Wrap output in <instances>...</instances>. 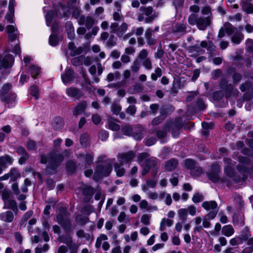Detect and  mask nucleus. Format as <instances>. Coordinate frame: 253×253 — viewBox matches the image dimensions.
<instances>
[{
	"instance_id": "nucleus-1",
	"label": "nucleus",
	"mask_w": 253,
	"mask_h": 253,
	"mask_svg": "<svg viewBox=\"0 0 253 253\" xmlns=\"http://www.w3.org/2000/svg\"><path fill=\"white\" fill-rule=\"evenodd\" d=\"M115 159H107L105 155L98 157L93 179L96 181L110 175L113 170V162Z\"/></svg>"
},
{
	"instance_id": "nucleus-2",
	"label": "nucleus",
	"mask_w": 253,
	"mask_h": 253,
	"mask_svg": "<svg viewBox=\"0 0 253 253\" xmlns=\"http://www.w3.org/2000/svg\"><path fill=\"white\" fill-rule=\"evenodd\" d=\"M40 163L45 164L47 162L49 165L45 169L47 174L52 175L56 172L57 168L60 163L63 161L64 157L62 154L55 151H52L49 154L40 155Z\"/></svg>"
},
{
	"instance_id": "nucleus-3",
	"label": "nucleus",
	"mask_w": 253,
	"mask_h": 253,
	"mask_svg": "<svg viewBox=\"0 0 253 253\" xmlns=\"http://www.w3.org/2000/svg\"><path fill=\"white\" fill-rule=\"evenodd\" d=\"M137 161L142 168L141 174L143 176L149 172L152 169L157 167L158 159L154 157H150L147 152H142L137 155Z\"/></svg>"
},
{
	"instance_id": "nucleus-4",
	"label": "nucleus",
	"mask_w": 253,
	"mask_h": 253,
	"mask_svg": "<svg viewBox=\"0 0 253 253\" xmlns=\"http://www.w3.org/2000/svg\"><path fill=\"white\" fill-rule=\"evenodd\" d=\"M70 213L66 208L61 207L55 217V221L62 227L65 232H70L72 230Z\"/></svg>"
},
{
	"instance_id": "nucleus-5",
	"label": "nucleus",
	"mask_w": 253,
	"mask_h": 253,
	"mask_svg": "<svg viewBox=\"0 0 253 253\" xmlns=\"http://www.w3.org/2000/svg\"><path fill=\"white\" fill-rule=\"evenodd\" d=\"M137 15V19L139 22L144 21L146 23H152L157 17V15L151 6H141Z\"/></svg>"
},
{
	"instance_id": "nucleus-6",
	"label": "nucleus",
	"mask_w": 253,
	"mask_h": 253,
	"mask_svg": "<svg viewBox=\"0 0 253 253\" xmlns=\"http://www.w3.org/2000/svg\"><path fill=\"white\" fill-rule=\"evenodd\" d=\"M220 171V168L217 164H213L211 166V171L207 173L209 179L213 183H217L219 180L221 183H226L227 187H230L232 185V182L228 180L226 177L220 178L218 173Z\"/></svg>"
},
{
	"instance_id": "nucleus-7",
	"label": "nucleus",
	"mask_w": 253,
	"mask_h": 253,
	"mask_svg": "<svg viewBox=\"0 0 253 253\" xmlns=\"http://www.w3.org/2000/svg\"><path fill=\"white\" fill-rule=\"evenodd\" d=\"M238 160L239 164L236 166V169L241 175H243L244 178H248L250 173V169L248 167L251 163L250 159L248 157L240 156Z\"/></svg>"
},
{
	"instance_id": "nucleus-8",
	"label": "nucleus",
	"mask_w": 253,
	"mask_h": 253,
	"mask_svg": "<svg viewBox=\"0 0 253 253\" xmlns=\"http://www.w3.org/2000/svg\"><path fill=\"white\" fill-rule=\"evenodd\" d=\"M202 206L209 211L206 215V218L209 219H213L219 211L217 203L215 201H205L202 203Z\"/></svg>"
},
{
	"instance_id": "nucleus-9",
	"label": "nucleus",
	"mask_w": 253,
	"mask_h": 253,
	"mask_svg": "<svg viewBox=\"0 0 253 253\" xmlns=\"http://www.w3.org/2000/svg\"><path fill=\"white\" fill-rule=\"evenodd\" d=\"M218 85L220 88L222 89L225 93L226 98L231 97L233 92L239 93L237 89H234L233 84L228 83L227 78L222 77L219 81Z\"/></svg>"
},
{
	"instance_id": "nucleus-10",
	"label": "nucleus",
	"mask_w": 253,
	"mask_h": 253,
	"mask_svg": "<svg viewBox=\"0 0 253 253\" xmlns=\"http://www.w3.org/2000/svg\"><path fill=\"white\" fill-rule=\"evenodd\" d=\"M52 7L57 17L68 18L70 15V11L66 5L62 2H59L57 4L52 3Z\"/></svg>"
},
{
	"instance_id": "nucleus-11",
	"label": "nucleus",
	"mask_w": 253,
	"mask_h": 253,
	"mask_svg": "<svg viewBox=\"0 0 253 253\" xmlns=\"http://www.w3.org/2000/svg\"><path fill=\"white\" fill-rule=\"evenodd\" d=\"M224 172L226 177L231 178L233 181L237 183L245 181L247 179V178H244L243 175L236 174L233 167L230 166L224 167Z\"/></svg>"
},
{
	"instance_id": "nucleus-12",
	"label": "nucleus",
	"mask_w": 253,
	"mask_h": 253,
	"mask_svg": "<svg viewBox=\"0 0 253 253\" xmlns=\"http://www.w3.org/2000/svg\"><path fill=\"white\" fill-rule=\"evenodd\" d=\"M127 28L128 24L125 22L122 23L120 26L117 22H114L110 25V32L116 34L119 38H122L127 31Z\"/></svg>"
},
{
	"instance_id": "nucleus-13",
	"label": "nucleus",
	"mask_w": 253,
	"mask_h": 253,
	"mask_svg": "<svg viewBox=\"0 0 253 253\" xmlns=\"http://www.w3.org/2000/svg\"><path fill=\"white\" fill-rule=\"evenodd\" d=\"M100 39L103 41L107 48H112L117 44V38L114 35L109 36L108 32H104L101 33Z\"/></svg>"
},
{
	"instance_id": "nucleus-14",
	"label": "nucleus",
	"mask_w": 253,
	"mask_h": 253,
	"mask_svg": "<svg viewBox=\"0 0 253 253\" xmlns=\"http://www.w3.org/2000/svg\"><path fill=\"white\" fill-rule=\"evenodd\" d=\"M78 189L84 196V201L85 203H88L90 201L95 192V190L92 186L86 184H83Z\"/></svg>"
},
{
	"instance_id": "nucleus-15",
	"label": "nucleus",
	"mask_w": 253,
	"mask_h": 253,
	"mask_svg": "<svg viewBox=\"0 0 253 253\" xmlns=\"http://www.w3.org/2000/svg\"><path fill=\"white\" fill-rule=\"evenodd\" d=\"M136 154L133 151H128L126 152L119 153L117 158L119 162L126 164L131 162L135 157Z\"/></svg>"
},
{
	"instance_id": "nucleus-16",
	"label": "nucleus",
	"mask_w": 253,
	"mask_h": 253,
	"mask_svg": "<svg viewBox=\"0 0 253 253\" xmlns=\"http://www.w3.org/2000/svg\"><path fill=\"white\" fill-rule=\"evenodd\" d=\"M14 160L12 157L7 154L0 157V174L2 173L3 170L12 165Z\"/></svg>"
},
{
	"instance_id": "nucleus-17",
	"label": "nucleus",
	"mask_w": 253,
	"mask_h": 253,
	"mask_svg": "<svg viewBox=\"0 0 253 253\" xmlns=\"http://www.w3.org/2000/svg\"><path fill=\"white\" fill-rule=\"evenodd\" d=\"M14 59L12 55L7 54L3 57L0 54V69L11 68Z\"/></svg>"
},
{
	"instance_id": "nucleus-18",
	"label": "nucleus",
	"mask_w": 253,
	"mask_h": 253,
	"mask_svg": "<svg viewBox=\"0 0 253 253\" xmlns=\"http://www.w3.org/2000/svg\"><path fill=\"white\" fill-rule=\"evenodd\" d=\"M212 19V17L210 16L199 17L196 25L198 29L202 31L205 30L207 27L211 25Z\"/></svg>"
},
{
	"instance_id": "nucleus-19",
	"label": "nucleus",
	"mask_w": 253,
	"mask_h": 253,
	"mask_svg": "<svg viewBox=\"0 0 253 253\" xmlns=\"http://www.w3.org/2000/svg\"><path fill=\"white\" fill-rule=\"evenodd\" d=\"M171 130V133L173 137H178L179 131L183 126L181 120H175L173 122H171L168 124Z\"/></svg>"
},
{
	"instance_id": "nucleus-20",
	"label": "nucleus",
	"mask_w": 253,
	"mask_h": 253,
	"mask_svg": "<svg viewBox=\"0 0 253 253\" xmlns=\"http://www.w3.org/2000/svg\"><path fill=\"white\" fill-rule=\"evenodd\" d=\"M66 93L68 96L77 100H79L84 95V93L82 90L73 86L67 88Z\"/></svg>"
},
{
	"instance_id": "nucleus-21",
	"label": "nucleus",
	"mask_w": 253,
	"mask_h": 253,
	"mask_svg": "<svg viewBox=\"0 0 253 253\" xmlns=\"http://www.w3.org/2000/svg\"><path fill=\"white\" fill-rule=\"evenodd\" d=\"M15 6V0H9L8 4V11L6 13L4 19L8 23H14V7Z\"/></svg>"
},
{
	"instance_id": "nucleus-22",
	"label": "nucleus",
	"mask_w": 253,
	"mask_h": 253,
	"mask_svg": "<svg viewBox=\"0 0 253 253\" xmlns=\"http://www.w3.org/2000/svg\"><path fill=\"white\" fill-rule=\"evenodd\" d=\"M16 152L20 156L18 160V163L20 165L26 164L29 158V155L26 152L25 149L22 146H19L16 149Z\"/></svg>"
},
{
	"instance_id": "nucleus-23",
	"label": "nucleus",
	"mask_w": 253,
	"mask_h": 253,
	"mask_svg": "<svg viewBox=\"0 0 253 253\" xmlns=\"http://www.w3.org/2000/svg\"><path fill=\"white\" fill-rule=\"evenodd\" d=\"M78 24L80 25L85 24L87 29H90L94 24V20L93 17L88 16L86 17L84 15H81L80 19L78 20Z\"/></svg>"
},
{
	"instance_id": "nucleus-24",
	"label": "nucleus",
	"mask_w": 253,
	"mask_h": 253,
	"mask_svg": "<svg viewBox=\"0 0 253 253\" xmlns=\"http://www.w3.org/2000/svg\"><path fill=\"white\" fill-rule=\"evenodd\" d=\"M74 71L71 68H67L65 72L62 74L61 79L64 84H68L74 78Z\"/></svg>"
},
{
	"instance_id": "nucleus-25",
	"label": "nucleus",
	"mask_w": 253,
	"mask_h": 253,
	"mask_svg": "<svg viewBox=\"0 0 253 253\" xmlns=\"http://www.w3.org/2000/svg\"><path fill=\"white\" fill-rule=\"evenodd\" d=\"M6 30L8 34V39L10 42H13L18 38L17 28L13 25H9L6 27Z\"/></svg>"
},
{
	"instance_id": "nucleus-26",
	"label": "nucleus",
	"mask_w": 253,
	"mask_h": 253,
	"mask_svg": "<svg viewBox=\"0 0 253 253\" xmlns=\"http://www.w3.org/2000/svg\"><path fill=\"white\" fill-rule=\"evenodd\" d=\"M4 208L11 210L15 215H17L18 209L16 202L12 199H9L4 202Z\"/></svg>"
},
{
	"instance_id": "nucleus-27",
	"label": "nucleus",
	"mask_w": 253,
	"mask_h": 253,
	"mask_svg": "<svg viewBox=\"0 0 253 253\" xmlns=\"http://www.w3.org/2000/svg\"><path fill=\"white\" fill-rule=\"evenodd\" d=\"M86 105L87 104L85 101H83L79 103L73 110V115L77 116L83 113L86 108Z\"/></svg>"
},
{
	"instance_id": "nucleus-28",
	"label": "nucleus",
	"mask_w": 253,
	"mask_h": 253,
	"mask_svg": "<svg viewBox=\"0 0 253 253\" xmlns=\"http://www.w3.org/2000/svg\"><path fill=\"white\" fill-rule=\"evenodd\" d=\"M13 211H8L0 213V219L5 222H12L14 218Z\"/></svg>"
},
{
	"instance_id": "nucleus-29",
	"label": "nucleus",
	"mask_w": 253,
	"mask_h": 253,
	"mask_svg": "<svg viewBox=\"0 0 253 253\" xmlns=\"http://www.w3.org/2000/svg\"><path fill=\"white\" fill-rule=\"evenodd\" d=\"M65 29L68 37L70 40H73L75 38V34L74 28L71 21H67L65 23Z\"/></svg>"
},
{
	"instance_id": "nucleus-30",
	"label": "nucleus",
	"mask_w": 253,
	"mask_h": 253,
	"mask_svg": "<svg viewBox=\"0 0 253 253\" xmlns=\"http://www.w3.org/2000/svg\"><path fill=\"white\" fill-rule=\"evenodd\" d=\"M124 164L118 163H114L113 166L114 167V170L116 173V175L118 177H122L126 173V169L123 167Z\"/></svg>"
},
{
	"instance_id": "nucleus-31",
	"label": "nucleus",
	"mask_w": 253,
	"mask_h": 253,
	"mask_svg": "<svg viewBox=\"0 0 253 253\" xmlns=\"http://www.w3.org/2000/svg\"><path fill=\"white\" fill-rule=\"evenodd\" d=\"M65 235H62L58 237V241L60 243L65 244L67 246L73 243L72 237L69 233L70 232H65Z\"/></svg>"
},
{
	"instance_id": "nucleus-32",
	"label": "nucleus",
	"mask_w": 253,
	"mask_h": 253,
	"mask_svg": "<svg viewBox=\"0 0 253 253\" xmlns=\"http://www.w3.org/2000/svg\"><path fill=\"white\" fill-rule=\"evenodd\" d=\"M178 162L176 159H171L167 161L165 165V169L167 171H172L178 166Z\"/></svg>"
},
{
	"instance_id": "nucleus-33",
	"label": "nucleus",
	"mask_w": 253,
	"mask_h": 253,
	"mask_svg": "<svg viewBox=\"0 0 253 253\" xmlns=\"http://www.w3.org/2000/svg\"><path fill=\"white\" fill-rule=\"evenodd\" d=\"M52 126L55 130L62 129L64 126V121L62 118L60 117H55L52 122Z\"/></svg>"
},
{
	"instance_id": "nucleus-34",
	"label": "nucleus",
	"mask_w": 253,
	"mask_h": 253,
	"mask_svg": "<svg viewBox=\"0 0 253 253\" xmlns=\"http://www.w3.org/2000/svg\"><path fill=\"white\" fill-rule=\"evenodd\" d=\"M244 38V35L240 30L237 31L231 37L232 42L235 44H239Z\"/></svg>"
},
{
	"instance_id": "nucleus-35",
	"label": "nucleus",
	"mask_w": 253,
	"mask_h": 253,
	"mask_svg": "<svg viewBox=\"0 0 253 253\" xmlns=\"http://www.w3.org/2000/svg\"><path fill=\"white\" fill-rule=\"evenodd\" d=\"M201 46L206 48L207 50L211 53L215 51L216 49L215 45L211 41H202L201 42Z\"/></svg>"
},
{
	"instance_id": "nucleus-36",
	"label": "nucleus",
	"mask_w": 253,
	"mask_h": 253,
	"mask_svg": "<svg viewBox=\"0 0 253 253\" xmlns=\"http://www.w3.org/2000/svg\"><path fill=\"white\" fill-rule=\"evenodd\" d=\"M187 27L186 24L183 23H177L174 28L173 32L180 34L184 35L187 33Z\"/></svg>"
},
{
	"instance_id": "nucleus-37",
	"label": "nucleus",
	"mask_w": 253,
	"mask_h": 253,
	"mask_svg": "<svg viewBox=\"0 0 253 253\" xmlns=\"http://www.w3.org/2000/svg\"><path fill=\"white\" fill-rule=\"evenodd\" d=\"M10 175V180L13 182L16 181L21 176V173L16 168H12L8 172Z\"/></svg>"
},
{
	"instance_id": "nucleus-38",
	"label": "nucleus",
	"mask_w": 253,
	"mask_h": 253,
	"mask_svg": "<svg viewBox=\"0 0 253 253\" xmlns=\"http://www.w3.org/2000/svg\"><path fill=\"white\" fill-rule=\"evenodd\" d=\"M241 6L242 9L247 14L253 13V4L251 2H241Z\"/></svg>"
},
{
	"instance_id": "nucleus-39",
	"label": "nucleus",
	"mask_w": 253,
	"mask_h": 253,
	"mask_svg": "<svg viewBox=\"0 0 253 253\" xmlns=\"http://www.w3.org/2000/svg\"><path fill=\"white\" fill-rule=\"evenodd\" d=\"M181 87V81L179 78H174L172 83V86L171 88V93L176 94L178 90Z\"/></svg>"
},
{
	"instance_id": "nucleus-40",
	"label": "nucleus",
	"mask_w": 253,
	"mask_h": 253,
	"mask_svg": "<svg viewBox=\"0 0 253 253\" xmlns=\"http://www.w3.org/2000/svg\"><path fill=\"white\" fill-rule=\"evenodd\" d=\"M222 234L227 237H230L234 234V230L231 225H225L221 230Z\"/></svg>"
},
{
	"instance_id": "nucleus-41",
	"label": "nucleus",
	"mask_w": 253,
	"mask_h": 253,
	"mask_svg": "<svg viewBox=\"0 0 253 253\" xmlns=\"http://www.w3.org/2000/svg\"><path fill=\"white\" fill-rule=\"evenodd\" d=\"M75 221L79 225L83 226L88 223L89 220L87 216L78 214L75 217Z\"/></svg>"
},
{
	"instance_id": "nucleus-42",
	"label": "nucleus",
	"mask_w": 253,
	"mask_h": 253,
	"mask_svg": "<svg viewBox=\"0 0 253 253\" xmlns=\"http://www.w3.org/2000/svg\"><path fill=\"white\" fill-rule=\"evenodd\" d=\"M224 30L225 31V33L228 36H231L232 35L234 34L239 30L236 27H234L230 23H227L225 25Z\"/></svg>"
},
{
	"instance_id": "nucleus-43",
	"label": "nucleus",
	"mask_w": 253,
	"mask_h": 253,
	"mask_svg": "<svg viewBox=\"0 0 253 253\" xmlns=\"http://www.w3.org/2000/svg\"><path fill=\"white\" fill-rule=\"evenodd\" d=\"M28 72L33 78H35L40 73V68L36 65H32L30 66Z\"/></svg>"
},
{
	"instance_id": "nucleus-44",
	"label": "nucleus",
	"mask_w": 253,
	"mask_h": 253,
	"mask_svg": "<svg viewBox=\"0 0 253 253\" xmlns=\"http://www.w3.org/2000/svg\"><path fill=\"white\" fill-rule=\"evenodd\" d=\"M66 170L69 173L73 174L76 170V163L72 161H69L66 165Z\"/></svg>"
},
{
	"instance_id": "nucleus-45",
	"label": "nucleus",
	"mask_w": 253,
	"mask_h": 253,
	"mask_svg": "<svg viewBox=\"0 0 253 253\" xmlns=\"http://www.w3.org/2000/svg\"><path fill=\"white\" fill-rule=\"evenodd\" d=\"M84 59V55H80L72 58L71 62L73 65L77 67L82 65Z\"/></svg>"
},
{
	"instance_id": "nucleus-46",
	"label": "nucleus",
	"mask_w": 253,
	"mask_h": 253,
	"mask_svg": "<svg viewBox=\"0 0 253 253\" xmlns=\"http://www.w3.org/2000/svg\"><path fill=\"white\" fill-rule=\"evenodd\" d=\"M55 14L53 10L48 11L45 16L46 24L47 26H51V23L53 20L54 15Z\"/></svg>"
},
{
	"instance_id": "nucleus-47",
	"label": "nucleus",
	"mask_w": 253,
	"mask_h": 253,
	"mask_svg": "<svg viewBox=\"0 0 253 253\" xmlns=\"http://www.w3.org/2000/svg\"><path fill=\"white\" fill-rule=\"evenodd\" d=\"M58 37L57 34H52L49 38V43L50 45L54 46L58 44Z\"/></svg>"
},
{
	"instance_id": "nucleus-48",
	"label": "nucleus",
	"mask_w": 253,
	"mask_h": 253,
	"mask_svg": "<svg viewBox=\"0 0 253 253\" xmlns=\"http://www.w3.org/2000/svg\"><path fill=\"white\" fill-rule=\"evenodd\" d=\"M203 172V169L200 167L196 166L191 169L190 173L193 176L197 177L201 175Z\"/></svg>"
},
{
	"instance_id": "nucleus-49",
	"label": "nucleus",
	"mask_w": 253,
	"mask_h": 253,
	"mask_svg": "<svg viewBox=\"0 0 253 253\" xmlns=\"http://www.w3.org/2000/svg\"><path fill=\"white\" fill-rule=\"evenodd\" d=\"M33 214V211L30 210L25 213L20 221V226L21 227L25 222L29 219L32 216Z\"/></svg>"
},
{
	"instance_id": "nucleus-50",
	"label": "nucleus",
	"mask_w": 253,
	"mask_h": 253,
	"mask_svg": "<svg viewBox=\"0 0 253 253\" xmlns=\"http://www.w3.org/2000/svg\"><path fill=\"white\" fill-rule=\"evenodd\" d=\"M242 240L244 241L247 240L249 237L251 236V234L249 231V228L248 227H246L241 232L240 235L239 236Z\"/></svg>"
},
{
	"instance_id": "nucleus-51",
	"label": "nucleus",
	"mask_w": 253,
	"mask_h": 253,
	"mask_svg": "<svg viewBox=\"0 0 253 253\" xmlns=\"http://www.w3.org/2000/svg\"><path fill=\"white\" fill-rule=\"evenodd\" d=\"M142 65L144 66L145 69L147 70H150L152 68V63L151 59L148 58L141 61H140Z\"/></svg>"
},
{
	"instance_id": "nucleus-52",
	"label": "nucleus",
	"mask_w": 253,
	"mask_h": 253,
	"mask_svg": "<svg viewBox=\"0 0 253 253\" xmlns=\"http://www.w3.org/2000/svg\"><path fill=\"white\" fill-rule=\"evenodd\" d=\"M49 249V246L48 244H45L42 246H38L35 249V253H44L46 252Z\"/></svg>"
},
{
	"instance_id": "nucleus-53",
	"label": "nucleus",
	"mask_w": 253,
	"mask_h": 253,
	"mask_svg": "<svg viewBox=\"0 0 253 253\" xmlns=\"http://www.w3.org/2000/svg\"><path fill=\"white\" fill-rule=\"evenodd\" d=\"M201 47V45H199L198 44H196L194 45L188 47L187 48V50L190 53H199L202 50Z\"/></svg>"
},
{
	"instance_id": "nucleus-54",
	"label": "nucleus",
	"mask_w": 253,
	"mask_h": 253,
	"mask_svg": "<svg viewBox=\"0 0 253 253\" xmlns=\"http://www.w3.org/2000/svg\"><path fill=\"white\" fill-rule=\"evenodd\" d=\"M121 131L123 134L127 136H131L133 132V129L129 126H122Z\"/></svg>"
},
{
	"instance_id": "nucleus-55",
	"label": "nucleus",
	"mask_w": 253,
	"mask_h": 253,
	"mask_svg": "<svg viewBox=\"0 0 253 253\" xmlns=\"http://www.w3.org/2000/svg\"><path fill=\"white\" fill-rule=\"evenodd\" d=\"M199 18V16L198 15L196 14H190L188 18V23L192 25H197L198 19Z\"/></svg>"
},
{
	"instance_id": "nucleus-56",
	"label": "nucleus",
	"mask_w": 253,
	"mask_h": 253,
	"mask_svg": "<svg viewBox=\"0 0 253 253\" xmlns=\"http://www.w3.org/2000/svg\"><path fill=\"white\" fill-rule=\"evenodd\" d=\"M140 61L138 59H135L132 62L130 66V70L133 73H137L140 69Z\"/></svg>"
},
{
	"instance_id": "nucleus-57",
	"label": "nucleus",
	"mask_w": 253,
	"mask_h": 253,
	"mask_svg": "<svg viewBox=\"0 0 253 253\" xmlns=\"http://www.w3.org/2000/svg\"><path fill=\"white\" fill-rule=\"evenodd\" d=\"M80 142L84 147H86L89 143V135L87 133H84L80 137Z\"/></svg>"
},
{
	"instance_id": "nucleus-58",
	"label": "nucleus",
	"mask_w": 253,
	"mask_h": 253,
	"mask_svg": "<svg viewBox=\"0 0 253 253\" xmlns=\"http://www.w3.org/2000/svg\"><path fill=\"white\" fill-rule=\"evenodd\" d=\"M178 214L180 219L182 222H183L187 218L188 210H187L186 209H181L178 210Z\"/></svg>"
},
{
	"instance_id": "nucleus-59",
	"label": "nucleus",
	"mask_w": 253,
	"mask_h": 253,
	"mask_svg": "<svg viewBox=\"0 0 253 253\" xmlns=\"http://www.w3.org/2000/svg\"><path fill=\"white\" fill-rule=\"evenodd\" d=\"M233 84H237L242 79V75L238 72H234L232 75Z\"/></svg>"
},
{
	"instance_id": "nucleus-60",
	"label": "nucleus",
	"mask_w": 253,
	"mask_h": 253,
	"mask_svg": "<svg viewBox=\"0 0 253 253\" xmlns=\"http://www.w3.org/2000/svg\"><path fill=\"white\" fill-rule=\"evenodd\" d=\"M12 88V84L10 83L4 84L0 91V95L3 96L7 94Z\"/></svg>"
},
{
	"instance_id": "nucleus-61",
	"label": "nucleus",
	"mask_w": 253,
	"mask_h": 253,
	"mask_svg": "<svg viewBox=\"0 0 253 253\" xmlns=\"http://www.w3.org/2000/svg\"><path fill=\"white\" fill-rule=\"evenodd\" d=\"M162 75V70L160 68L157 67L155 70V72L151 75V78L152 81H156L157 79L160 77Z\"/></svg>"
},
{
	"instance_id": "nucleus-62",
	"label": "nucleus",
	"mask_w": 253,
	"mask_h": 253,
	"mask_svg": "<svg viewBox=\"0 0 253 253\" xmlns=\"http://www.w3.org/2000/svg\"><path fill=\"white\" fill-rule=\"evenodd\" d=\"M252 86V83L249 81H247L241 84L239 88L242 92H244L246 90L251 89Z\"/></svg>"
},
{
	"instance_id": "nucleus-63",
	"label": "nucleus",
	"mask_w": 253,
	"mask_h": 253,
	"mask_svg": "<svg viewBox=\"0 0 253 253\" xmlns=\"http://www.w3.org/2000/svg\"><path fill=\"white\" fill-rule=\"evenodd\" d=\"M247 241V244L250 247L245 249L243 252L244 253L248 252L249 253H251L253 252V237L251 238L249 237Z\"/></svg>"
},
{
	"instance_id": "nucleus-64",
	"label": "nucleus",
	"mask_w": 253,
	"mask_h": 253,
	"mask_svg": "<svg viewBox=\"0 0 253 253\" xmlns=\"http://www.w3.org/2000/svg\"><path fill=\"white\" fill-rule=\"evenodd\" d=\"M184 166L186 168L191 170L196 166V162L192 159H187L184 160Z\"/></svg>"
}]
</instances>
